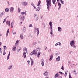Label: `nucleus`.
I'll use <instances>...</instances> for the list:
<instances>
[{"label":"nucleus","mask_w":78,"mask_h":78,"mask_svg":"<svg viewBox=\"0 0 78 78\" xmlns=\"http://www.w3.org/2000/svg\"><path fill=\"white\" fill-rule=\"evenodd\" d=\"M51 0H46V2L47 3L46 5L47 6V9L48 10H49L50 8L51 7Z\"/></svg>","instance_id":"1"},{"label":"nucleus","mask_w":78,"mask_h":78,"mask_svg":"<svg viewBox=\"0 0 78 78\" xmlns=\"http://www.w3.org/2000/svg\"><path fill=\"white\" fill-rule=\"evenodd\" d=\"M49 25H50V28L51 29L50 34L51 35H53V24L52 23V22L51 21L49 23Z\"/></svg>","instance_id":"2"},{"label":"nucleus","mask_w":78,"mask_h":78,"mask_svg":"<svg viewBox=\"0 0 78 78\" xmlns=\"http://www.w3.org/2000/svg\"><path fill=\"white\" fill-rule=\"evenodd\" d=\"M74 42L75 41L74 40H72L70 42V45L71 47H73L74 44Z\"/></svg>","instance_id":"3"},{"label":"nucleus","mask_w":78,"mask_h":78,"mask_svg":"<svg viewBox=\"0 0 78 78\" xmlns=\"http://www.w3.org/2000/svg\"><path fill=\"white\" fill-rule=\"evenodd\" d=\"M44 58H42L41 59V64L42 66H44Z\"/></svg>","instance_id":"4"},{"label":"nucleus","mask_w":78,"mask_h":78,"mask_svg":"<svg viewBox=\"0 0 78 78\" xmlns=\"http://www.w3.org/2000/svg\"><path fill=\"white\" fill-rule=\"evenodd\" d=\"M48 75V71H45V73H44V76H47Z\"/></svg>","instance_id":"5"},{"label":"nucleus","mask_w":78,"mask_h":78,"mask_svg":"<svg viewBox=\"0 0 78 78\" xmlns=\"http://www.w3.org/2000/svg\"><path fill=\"white\" fill-rule=\"evenodd\" d=\"M33 54L35 55H37V52L36 51V50H34L32 52Z\"/></svg>","instance_id":"6"},{"label":"nucleus","mask_w":78,"mask_h":78,"mask_svg":"<svg viewBox=\"0 0 78 78\" xmlns=\"http://www.w3.org/2000/svg\"><path fill=\"white\" fill-rule=\"evenodd\" d=\"M22 5H23V6H26L28 5V3L27 2H24L23 3Z\"/></svg>","instance_id":"7"},{"label":"nucleus","mask_w":78,"mask_h":78,"mask_svg":"<svg viewBox=\"0 0 78 78\" xmlns=\"http://www.w3.org/2000/svg\"><path fill=\"white\" fill-rule=\"evenodd\" d=\"M19 42H20V40H17L16 41L15 44V46H16V45H19V44H18V43H19Z\"/></svg>","instance_id":"8"},{"label":"nucleus","mask_w":78,"mask_h":78,"mask_svg":"<svg viewBox=\"0 0 78 78\" xmlns=\"http://www.w3.org/2000/svg\"><path fill=\"white\" fill-rule=\"evenodd\" d=\"M53 55L52 54H51L49 60L50 61H51L52 60V59H53Z\"/></svg>","instance_id":"9"},{"label":"nucleus","mask_w":78,"mask_h":78,"mask_svg":"<svg viewBox=\"0 0 78 78\" xmlns=\"http://www.w3.org/2000/svg\"><path fill=\"white\" fill-rule=\"evenodd\" d=\"M14 24V21H13L11 23V28H13V25Z\"/></svg>","instance_id":"10"},{"label":"nucleus","mask_w":78,"mask_h":78,"mask_svg":"<svg viewBox=\"0 0 78 78\" xmlns=\"http://www.w3.org/2000/svg\"><path fill=\"white\" fill-rule=\"evenodd\" d=\"M59 77V74L58 73H57L54 76L55 78H58Z\"/></svg>","instance_id":"11"},{"label":"nucleus","mask_w":78,"mask_h":78,"mask_svg":"<svg viewBox=\"0 0 78 78\" xmlns=\"http://www.w3.org/2000/svg\"><path fill=\"white\" fill-rule=\"evenodd\" d=\"M60 60V57L58 56L56 59V61H59Z\"/></svg>","instance_id":"12"},{"label":"nucleus","mask_w":78,"mask_h":78,"mask_svg":"<svg viewBox=\"0 0 78 78\" xmlns=\"http://www.w3.org/2000/svg\"><path fill=\"white\" fill-rule=\"evenodd\" d=\"M6 23L9 25V27L10 26V21H7L6 22Z\"/></svg>","instance_id":"13"},{"label":"nucleus","mask_w":78,"mask_h":78,"mask_svg":"<svg viewBox=\"0 0 78 78\" xmlns=\"http://www.w3.org/2000/svg\"><path fill=\"white\" fill-rule=\"evenodd\" d=\"M30 58L31 61V65L32 66L33 64V61L31 58Z\"/></svg>","instance_id":"14"},{"label":"nucleus","mask_w":78,"mask_h":78,"mask_svg":"<svg viewBox=\"0 0 78 78\" xmlns=\"http://www.w3.org/2000/svg\"><path fill=\"white\" fill-rule=\"evenodd\" d=\"M36 50L37 51H39L41 50V48H40V47H37V48H36Z\"/></svg>","instance_id":"15"},{"label":"nucleus","mask_w":78,"mask_h":78,"mask_svg":"<svg viewBox=\"0 0 78 78\" xmlns=\"http://www.w3.org/2000/svg\"><path fill=\"white\" fill-rule=\"evenodd\" d=\"M26 13H27V11H25L24 12H22L21 13V14L22 15H23V14H26Z\"/></svg>","instance_id":"16"},{"label":"nucleus","mask_w":78,"mask_h":78,"mask_svg":"<svg viewBox=\"0 0 78 78\" xmlns=\"http://www.w3.org/2000/svg\"><path fill=\"white\" fill-rule=\"evenodd\" d=\"M10 56V52H9V54L7 56V60H8V59H9V58Z\"/></svg>","instance_id":"17"},{"label":"nucleus","mask_w":78,"mask_h":78,"mask_svg":"<svg viewBox=\"0 0 78 78\" xmlns=\"http://www.w3.org/2000/svg\"><path fill=\"white\" fill-rule=\"evenodd\" d=\"M36 10V11H39L40 10V8L39 7L37 8Z\"/></svg>","instance_id":"18"},{"label":"nucleus","mask_w":78,"mask_h":78,"mask_svg":"<svg viewBox=\"0 0 78 78\" xmlns=\"http://www.w3.org/2000/svg\"><path fill=\"white\" fill-rule=\"evenodd\" d=\"M9 8H6L5 9V11H6V12H8V11H9Z\"/></svg>","instance_id":"19"},{"label":"nucleus","mask_w":78,"mask_h":78,"mask_svg":"<svg viewBox=\"0 0 78 78\" xmlns=\"http://www.w3.org/2000/svg\"><path fill=\"white\" fill-rule=\"evenodd\" d=\"M13 10H14V8L11 7L10 8V11L11 12H12V11H13Z\"/></svg>","instance_id":"20"},{"label":"nucleus","mask_w":78,"mask_h":78,"mask_svg":"<svg viewBox=\"0 0 78 78\" xmlns=\"http://www.w3.org/2000/svg\"><path fill=\"white\" fill-rule=\"evenodd\" d=\"M39 29L37 28V36L38 35V34H39Z\"/></svg>","instance_id":"21"},{"label":"nucleus","mask_w":78,"mask_h":78,"mask_svg":"<svg viewBox=\"0 0 78 78\" xmlns=\"http://www.w3.org/2000/svg\"><path fill=\"white\" fill-rule=\"evenodd\" d=\"M58 4L59 6V8L58 9H59L61 8V3H59V2H58Z\"/></svg>","instance_id":"22"},{"label":"nucleus","mask_w":78,"mask_h":78,"mask_svg":"<svg viewBox=\"0 0 78 78\" xmlns=\"http://www.w3.org/2000/svg\"><path fill=\"white\" fill-rule=\"evenodd\" d=\"M40 3H41V1H39L38 2V5H37V6H39L40 5Z\"/></svg>","instance_id":"23"},{"label":"nucleus","mask_w":78,"mask_h":78,"mask_svg":"<svg viewBox=\"0 0 78 78\" xmlns=\"http://www.w3.org/2000/svg\"><path fill=\"white\" fill-rule=\"evenodd\" d=\"M12 67V65H11L8 68V70H10V69H11V68Z\"/></svg>","instance_id":"24"},{"label":"nucleus","mask_w":78,"mask_h":78,"mask_svg":"<svg viewBox=\"0 0 78 78\" xmlns=\"http://www.w3.org/2000/svg\"><path fill=\"white\" fill-rule=\"evenodd\" d=\"M26 54V53L25 52H24L23 54V56H24V58H26V55L25 54Z\"/></svg>","instance_id":"25"},{"label":"nucleus","mask_w":78,"mask_h":78,"mask_svg":"<svg viewBox=\"0 0 78 78\" xmlns=\"http://www.w3.org/2000/svg\"><path fill=\"white\" fill-rule=\"evenodd\" d=\"M21 19L22 20V21H23L24 20V16H23L21 17Z\"/></svg>","instance_id":"26"},{"label":"nucleus","mask_w":78,"mask_h":78,"mask_svg":"<svg viewBox=\"0 0 78 78\" xmlns=\"http://www.w3.org/2000/svg\"><path fill=\"white\" fill-rule=\"evenodd\" d=\"M16 46H15L13 48V49H12L13 51H15V50H16Z\"/></svg>","instance_id":"27"},{"label":"nucleus","mask_w":78,"mask_h":78,"mask_svg":"<svg viewBox=\"0 0 78 78\" xmlns=\"http://www.w3.org/2000/svg\"><path fill=\"white\" fill-rule=\"evenodd\" d=\"M59 73L61 75H64V73H63L61 71H59Z\"/></svg>","instance_id":"28"},{"label":"nucleus","mask_w":78,"mask_h":78,"mask_svg":"<svg viewBox=\"0 0 78 78\" xmlns=\"http://www.w3.org/2000/svg\"><path fill=\"white\" fill-rule=\"evenodd\" d=\"M58 31H61V27H60L58 28Z\"/></svg>","instance_id":"29"},{"label":"nucleus","mask_w":78,"mask_h":78,"mask_svg":"<svg viewBox=\"0 0 78 78\" xmlns=\"http://www.w3.org/2000/svg\"><path fill=\"white\" fill-rule=\"evenodd\" d=\"M20 37L21 39H22L23 38V34H21L20 35Z\"/></svg>","instance_id":"30"},{"label":"nucleus","mask_w":78,"mask_h":78,"mask_svg":"<svg viewBox=\"0 0 78 78\" xmlns=\"http://www.w3.org/2000/svg\"><path fill=\"white\" fill-rule=\"evenodd\" d=\"M56 0H53L52 1V2L53 4H55V1L56 2Z\"/></svg>","instance_id":"31"},{"label":"nucleus","mask_w":78,"mask_h":78,"mask_svg":"<svg viewBox=\"0 0 78 78\" xmlns=\"http://www.w3.org/2000/svg\"><path fill=\"white\" fill-rule=\"evenodd\" d=\"M21 9H20V8H18V12H20Z\"/></svg>","instance_id":"32"},{"label":"nucleus","mask_w":78,"mask_h":78,"mask_svg":"<svg viewBox=\"0 0 78 78\" xmlns=\"http://www.w3.org/2000/svg\"><path fill=\"white\" fill-rule=\"evenodd\" d=\"M20 50H21V48H19V49H17V51H20Z\"/></svg>","instance_id":"33"},{"label":"nucleus","mask_w":78,"mask_h":78,"mask_svg":"<svg viewBox=\"0 0 78 78\" xmlns=\"http://www.w3.org/2000/svg\"><path fill=\"white\" fill-rule=\"evenodd\" d=\"M3 55H6V51H4Z\"/></svg>","instance_id":"34"},{"label":"nucleus","mask_w":78,"mask_h":78,"mask_svg":"<svg viewBox=\"0 0 78 78\" xmlns=\"http://www.w3.org/2000/svg\"><path fill=\"white\" fill-rule=\"evenodd\" d=\"M66 76H67V72H65V77H66Z\"/></svg>","instance_id":"35"},{"label":"nucleus","mask_w":78,"mask_h":78,"mask_svg":"<svg viewBox=\"0 0 78 78\" xmlns=\"http://www.w3.org/2000/svg\"><path fill=\"white\" fill-rule=\"evenodd\" d=\"M24 50H25V51H26V53H27V48H24Z\"/></svg>","instance_id":"36"},{"label":"nucleus","mask_w":78,"mask_h":78,"mask_svg":"<svg viewBox=\"0 0 78 78\" xmlns=\"http://www.w3.org/2000/svg\"><path fill=\"white\" fill-rule=\"evenodd\" d=\"M3 12H2L1 13V14L0 15V16L2 17V16H3Z\"/></svg>","instance_id":"37"},{"label":"nucleus","mask_w":78,"mask_h":78,"mask_svg":"<svg viewBox=\"0 0 78 78\" xmlns=\"http://www.w3.org/2000/svg\"><path fill=\"white\" fill-rule=\"evenodd\" d=\"M69 78H72V77H71V75L70 74V73H69Z\"/></svg>","instance_id":"38"},{"label":"nucleus","mask_w":78,"mask_h":78,"mask_svg":"<svg viewBox=\"0 0 78 78\" xmlns=\"http://www.w3.org/2000/svg\"><path fill=\"white\" fill-rule=\"evenodd\" d=\"M29 27H33V25H32V24H30Z\"/></svg>","instance_id":"39"},{"label":"nucleus","mask_w":78,"mask_h":78,"mask_svg":"<svg viewBox=\"0 0 78 78\" xmlns=\"http://www.w3.org/2000/svg\"><path fill=\"white\" fill-rule=\"evenodd\" d=\"M6 21V18H5V19H4L3 21V23H4V22H5Z\"/></svg>","instance_id":"40"},{"label":"nucleus","mask_w":78,"mask_h":78,"mask_svg":"<svg viewBox=\"0 0 78 78\" xmlns=\"http://www.w3.org/2000/svg\"><path fill=\"white\" fill-rule=\"evenodd\" d=\"M31 5L33 6L34 8H35V7H34V4H33V3H31Z\"/></svg>","instance_id":"41"},{"label":"nucleus","mask_w":78,"mask_h":78,"mask_svg":"<svg viewBox=\"0 0 78 78\" xmlns=\"http://www.w3.org/2000/svg\"><path fill=\"white\" fill-rule=\"evenodd\" d=\"M61 69L62 70H64V66H62Z\"/></svg>","instance_id":"42"},{"label":"nucleus","mask_w":78,"mask_h":78,"mask_svg":"<svg viewBox=\"0 0 78 78\" xmlns=\"http://www.w3.org/2000/svg\"><path fill=\"white\" fill-rule=\"evenodd\" d=\"M58 45H61V43H58Z\"/></svg>","instance_id":"43"},{"label":"nucleus","mask_w":78,"mask_h":78,"mask_svg":"<svg viewBox=\"0 0 78 78\" xmlns=\"http://www.w3.org/2000/svg\"><path fill=\"white\" fill-rule=\"evenodd\" d=\"M4 48L5 49V50H6V46H4Z\"/></svg>","instance_id":"44"},{"label":"nucleus","mask_w":78,"mask_h":78,"mask_svg":"<svg viewBox=\"0 0 78 78\" xmlns=\"http://www.w3.org/2000/svg\"><path fill=\"white\" fill-rule=\"evenodd\" d=\"M60 2L62 4H64V1H62Z\"/></svg>","instance_id":"45"},{"label":"nucleus","mask_w":78,"mask_h":78,"mask_svg":"<svg viewBox=\"0 0 78 78\" xmlns=\"http://www.w3.org/2000/svg\"><path fill=\"white\" fill-rule=\"evenodd\" d=\"M74 73H75V74H76V71H74Z\"/></svg>","instance_id":"46"},{"label":"nucleus","mask_w":78,"mask_h":78,"mask_svg":"<svg viewBox=\"0 0 78 78\" xmlns=\"http://www.w3.org/2000/svg\"><path fill=\"white\" fill-rule=\"evenodd\" d=\"M9 29H8V30L7 33V34L8 33H9Z\"/></svg>","instance_id":"47"},{"label":"nucleus","mask_w":78,"mask_h":78,"mask_svg":"<svg viewBox=\"0 0 78 78\" xmlns=\"http://www.w3.org/2000/svg\"><path fill=\"white\" fill-rule=\"evenodd\" d=\"M27 62L28 63V64L30 65V60H28L27 61Z\"/></svg>","instance_id":"48"},{"label":"nucleus","mask_w":78,"mask_h":78,"mask_svg":"<svg viewBox=\"0 0 78 78\" xmlns=\"http://www.w3.org/2000/svg\"><path fill=\"white\" fill-rule=\"evenodd\" d=\"M38 54L39 55H40L41 54V52H38Z\"/></svg>","instance_id":"49"},{"label":"nucleus","mask_w":78,"mask_h":78,"mask_svg":"<svg viewBox=\"0 0 78 78\" xmlns=\"http://www.w3.org/2000/svg\"><path fill=\"white\" fill-rule=\"evenodd\" d=\"M55 46H57V45H58V43H56L55 45Z\"/></svg>","instance_id":"50"},{"label":"nucleus","mask_w":78,"mask_h":78,"mask_svg":"<svg viewBox=\"0 0 78 78\" xmlns=\"http://www.w3.org/2000/svg\"><path fill=\"white\" fill-rule=\"evenodd\" d=\"M0 52H2V48H0Z\"/></svg>","instance_id":"51"},{"label":"nucleus","mask_w":78,"mask_h":78,"mask_svg":"<svg viewBox=\"0 0 78 78\" xmlns=\"http://www.w3.org/2000/svg\"><path fill=\"white\" fill-rule=\"evenodd\" d=\"M47 50V47H45V50Z\"/></svg>","instance_id":"52"},{"label":"nucleus","mask_w":78,"mask_h":78,"mask_svg":"<svg viewBox=\"0 0 78 78\" xmlns=\"http://www.w3.org/2000/svg\"><path fill=\"white\" fill-rule=\"evenodd\" d=\"M38 19H39V18H37L36 19V21H37V20H38Z\"/></svg>","instance_id":"53"},{"label":"nucleus","mask_w":78,"mask_h":78,"mask_svg":"<svg viewBox=\"0 0 78 78\" xmlns=\"http://www.w3.org/2000/svg\"><path fill=\"white\" fill-rule=\"evenodd\" d=\"M16 32H14L13 33V34H16Z\"/></svg>","instance_id":"54"},{"label":"nucleus","mask_w":78,"mask_h":78,"mask_svg":"<svg viewBox=\"0 0 78 78\" xmlns=\"http://www.w3.org/2000/svg\"><path fill=\"white\" fill-rule=\"evenodd\" d=\"M39 55H39V54L37 55V56H38V58H39Z\"/></svg>","instance_id":"55"},{"label":"nucleus","mask_w":78,"mask_h":78,"mask_svg":"<svg viewBox=\"0 0 78 78\" xmlns=\"http://www.w3.org/2000/svg\"><path fill=\"white\" fill-rule=\"evenodd\" d=\"M33 52H32V53L31 52V53H30V55H33Z\"/></svg>","instance_id":"56"},{"label":"nucleus","mask_w":78,"mask_h":78,"mask_svg":"<svg viewBox=\"0 0 78 78\" xmlns=\"http://www.w3.org/2000/svg\"><path fill=\"white\" fill-rule=\"evenodd\" d=\"M36 29H37L36 27H35V31L36 30Z\"/></svg>","instance_id":"57"},{"label":"nucleus","mask_w":78,"mask_h":78,"mask_svg":"<svg viewBox=\"0 0 78 78\" xmlns=\"http://www.w3.org/2000/svg\"><path fill=\"white\" fill-rule=\"evenodd\" d=\"M20 24H22V22H21L20 23Z\"/></svg>","instance_id":"58"},{"label":"nucleus","mask_w":78,"mask_h":78,"mask_svg":"<svg viewBox=\"0 0 78 78\" xmlns=\"http://www.w3.org/2000/svg\"><path fill=\"white\" fill-rule=\"evenodd\" d=\"M73 46L74 47V48H75V47H76V46H75L73 45Z\"/></svg>","instance_id":"59"},{"label":"nucleus","mask_w":78,"mask_h":78,"mask_svg":"<svg viewBox=\"0 0 78 78\" xmlns=\"http://www.w3.org/2000/svg\"><path fill=\"white\" fill-rule=\"evenodd\" d=\"M24 28V30H26V28H25V27H23Z\"/></svg>","instance_id":"60"},{"label":"nucleus","mask_w":78,"mask_h":78,"mask_svg":"<svg viewBox=\"0 0 78 78\" xmlns=\"http://www.w3.org/2000/svg\"><path fill=\"white\" fill-rule=\"evenodd\" d=\"M34 16H36V14H34Z\"/></svg>","instance_id":"61"},{"label":"nucleus","mask_w":78,"mask_h":78,"mask_svg":"<svg viewBox=\"0 0 78 78\" xmlns=\"http://www.w3.org/2000/svg\"><path fill=\"white\" fill-rule=\"evenodd\" d=\"M1 44H2V43L1 42H0V45H1Z\"/></svg>","instance_id":"62"},{"label":"nucleus","mask_w":78,"mask_h":78,"mask_svg":"<svg viewBox=\"0 0 78 78\" xmlns=\"http://www.w3.org/2000/svg\"><path fill=\"white\" fill-rule=\"evenodd\" d=\"M42 17H43V16H41V18L42 19Z\"/></svg>","instance_id":"63"},{"label":"nucleus","mask_w":78,"mask_h":78,"mask_svg":"<svg viewBox=\"0 0 78 78\" xmlns=\"http://www.w3.org/2000/svg\"><path fill=\"white\" fill-rule=\"evenodd\" d=\"M56 7V5H55V7Z\"/></svg>","instance_id":"64"}]
</instances>
